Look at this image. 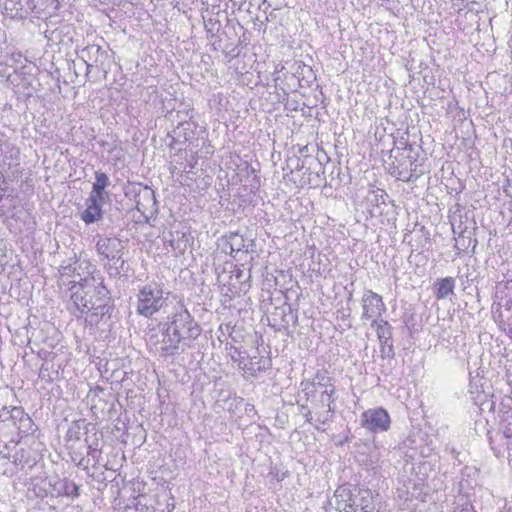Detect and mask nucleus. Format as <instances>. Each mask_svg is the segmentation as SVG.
I'll return each instance as SVG.
<instances>
[{
  "label": "nucleus",
  "mask_w": 512,
  "mask_h": 512,
  "mask_svg": "<svg viewBox=\"0 0 512 512\" xmlns=\"http://www.w3.org/2000/svg\"><path fill=\"white\" fill-rule=\"evenodd\" d=\"M159 327L162 338L155 345L156 351L163 358L179 355L192 348L202 332L199 323L183 305H179L169 314Z\"/></svg>",
  "instance_id": "1"
},
{
  "label": "nucleus",
  "mask_w": 512,
  "mask_h": 512,
  "mask_svg": "<svg viewBox=\"0 0 512 512\" xmlns=\"http://www.w3.org/2000/svg\"><path fill=\"white\" fill-rule=\"evenodd\" d=\"M69 309L77 317H83L87 323L97 325L110 313V297L107 288L95 278L84 279V282L73 284L69 288Z\"/></svg>",
  "instance_id": "2"
},
{
  "label": "nucleus",
  "mask_w": 512,
  "mask_h": 512,
  "mask_svg": "<svg viewBox=\"0 0 512 512\" xmlns=\"http://www.w3.org/2000/svg\"><path fill=\"white\" fill-rule=\"evenodd\" d=\"M306 401L313 403L315 421L326 424L335 412L336 388L326 371H318L312 379L300 383Z\"/></svg>",
  "instance_id": "3"
},
{
  "label": "nucleus",
  "mask_w": 512,
  "mask_h": 512,
  "mask_svg": "<svg viewBox=\"0 0 512 512\" xmlns=\"http://www.w3.org/2000/svg\"><path fill=\"white\" fill-rule=\"evenodd\" d=\"M35 424L31 417L24 411L22 407H13L11 409L4 408L0 412V440L6 442L14 441L16 438H25L35 443L33 433L35 432Z\"/></svg>",
  "instance_id": "4"
},
{
  "label": "nucleus",
  "mask_w": 512,
  "mask_h": 512,
  "mask_svg": "<svg viewBox=\"0 0 512 512\" xmlns=\"http://www.w3.org/2000/svg\"><path fill=\"white\" fill-rule=\"evenodd\" d=\"M170 291L164 284L150 281L139 287L136 294V313L146 318H152L168 305Z\"/></svg>",
  "instance_id": "5"
},
{
  "label": "nucleus",
  "mask_w": 512,
  "mask_h": 512,
  "mask_svg": "<svg viewBox=\"0 0 512 512\" xmlns=\"http://www.w3.org/2000/svg\"><path fill=\"white\" fill-rule=\"evenodd\" d=\"M126 196H132L136 209L148 221L157 214V201L155 192L148 186L140 183L130 184L125 192Z\"/></svg>",
  "instance_id": "6"
},
{
  "label": "nucleus",
  "mask_w": 512,
  "mask_h": 512,
  "mask_svg": "<svg viewBox=\"0 0 512 512\" xmlns=\"http://www.w3.org/2000/svg\"><path fill=\"white\" fill-rule=\"evenodd\" d=\"M93 266L88 261L75 259L72 263L62 264L59 268L60 285L78 284L84 279L94 278L92 276Z\"/></svg>",
  "instance_id": "7"
},
{
  "label": "nucleus",
  "mask_w": 512,
  "mask_h": 512,
  "mask_svg": "<svg viewBox=\"0 0 512 512\" xmlns=\"http://www.w3.org/2000/svg\"><path fill=\"white\" fill-rule=\"evenodd\" d=\"M391 419L384 408H374L364 411L361 415V425L367 430L377 433L387 431Z\"/></svg>",
  "instance_id": "8"
},
{
  "label": "nucleus",
  "mask_w": 512,
  "mask_h": 512,
  "mask_svg": "<svg viewBox=\"0 0 512 512\" xmlns=\"http://www.w3.org/2000/svg\"><path fill=\"white\" fill-rule=\"evenodd\" d=\"M362 320L380 319L382 314L386 312V306L382 296L372 290H365L362 296Z\"/></svg>",
  "instance_id": "9"
},
{
  "label": "nucleus",
  "mask_w": 512,
  "mask_h": 512,
  "mask_svg": "<svg viewBox=\"0 0 512 512\" xmlns=\"http://www.w3.org/2000/svg\"><path fill=\"white\" fill-rule=\"evenodd\" d=\"M47 28L44 31V37L50 46L64 44L67 45L73 40V27L61 22L58 26H54L51 20L46 23Z\"/></svg>",
  "instance_id": "10"
},
{
  "label": "nucleus",
  "mask_w": 512,
  "mask_h": 512,
  "mask_svg": "<svg viewBox=\"0 0 512 512\" xmlns=\"http://www.w3.org/2000/svg\"><path fill=\"white\" fill-rule=\"evenodd\" d=\"M28 15L34 13L38 18L50 20L59 9V0H27Z\"/></svg>",
  "instance_id": "11"
},
{
  "label": "nucleus",
  "mask_w": 512,
  "mask_h": 512,
  "mask_svg": "<svg viewBox=\"0 0 512 512\" xmlns=\"http://www.w3.org/2000/svg\"><path fill=\"white\" fill-rule=\"evenodd\" d=\"M492 316L499 328L512 339V303L492 305Z\"/></svg>",
  "instance_id": "12"
},
{
  "label": "nucleus",
  "mask_w": 512,
  "mask_h": 512,
  "mask_svg": "<svg viewBox=\"0 0 512 512\" xmlns=\"http://www.w3.org/2000/svg\"><path fill=\"white\" fill-rule=\"evenodd\" d=\"M378 496L377 493L375 494L370 489L357 488L354 492L355 504H353V508H356V512H358V510L360 512H375V499Z\"/></svg>",
  "instance_id": "13"
},
{
  "label": "nucleus",
  "mask_w": 512,
  "mask_h": 512,
  "mask_svg": "<svg viewBox=\"0 0 512 512\" xmlns=\"http://www.w3.org/2000/svg\"><path fill=\"white\" fill-rule=\"evenodd\" d=\"M104 56L105 52L96 44L88 45L78 52L79 59L86 64L87 73H90L93 67L102 63Z\"/></svg>",
  "instance_id": "14"
},
{
  "label": "nucleus",
  "mask_w": 512,
  "mask_h": 512,
  "mask_svg": "<svg viewBox=\"0 0 512 512\" xmlns=\"http://www.w3.org/2000/svg\"><path fill=\"white\" fill-rule=\"evenodd\" d=\"M27 0H4L2 13L11 19H25L28 16Z\"/></svg>",
  "instance_id": "15"
},
{
  "label": "nucleus",
  "mask_w": 512,
  "mask_h": 512,
  "mask_svg": "<svg viewBox=\"0 0 512 512\" xmlns=\"http://www.w3.org/2000/svg\"><path fill=\"white\" fill-rule=\"evenodd\" d=\"M334 497L339 512H356V508H353V504H355L354 492L348 486H339L335 490Z\"/></svg>",
  "instance_id": "16"
},
{
  "label": "nucleus",
  "mask_w": 512,
  "mask_h": 512,
  "mask_svg": "<svg viewBox=\"0 0 512 512\" xmlns=\"http://www.w3.org/2000/svg\"><path fill=\"white\" fill-rule=\"evenodd\" d=\"M98 253L104 256L107 260L117 253L123 251L124 246L117 238L101 237L96 243Z\"/></svg>",
  "instance_id": "17"
},
{
  "label": "nucleus",
  "mask_w": 512,
  "mask_h": 512,
  "mask_svg": "<svg viewBox=\"0 0 512 512\" xmlns=\"http://www.w3.org/2000/svg\"><path fill=\"white\" fill-rule=\"evenodd\" d=\"M495 300L493 305H501L502 303H512V274L511 278L499 281L495 287Z\"/></svg>",
  "instance_id": "18"
},
{
  "label": "nucleus",
  "mask_w": 512,
  "mask_h": 512,
  "mask_svg": "<svg viewBox=\"0 0 512 512\" xmlns=\"http://www.w3.org/2000/svg\"><path fill=\"white\" fill-rule=\"evenodd\" d=\"M109 185L110 180L108 176L104 172L96 171L95 182L93 183L92 192L89 197L104 201L105 198H108V193L105 191V189Z\"/></svg>",
  "instance_id": "19"
},
{
  "label": "nucleus",
  "mask_w": 512,
  "mask_h": 512,
  "mask_svg": "<svg viewBox=\"0 0 512 512\" xmlns=\"http://www.w3.org/2000/svg\"><path fill=\"white\" fill-rule=\"evenodd\" d=\"M101 202H102L101 200L91 198V197H89L87 199V201H86L87 208L85 209V211L82 213V216H81L82 220L86 224H91V223L97 222L102 218V210L100 207Z\"/></svg>",
  "instance_id": "20"
},
{
  "label": "nucleus",
  "mask_w": 512,
  "mask_h": 512,
  "mask_svg": "<svg viewBox=\"0 0 512 512\" xmlns=\"http://www.w3.org/2000/svg\"><path fill=\"white\" fill-rule=\"evenodd\" d=\"M410 168L403 167V164L395 165L393 162L390 166L389 170L391 174L395 175L399 180L405 181V182H412L415 181L418 177V175L414 174L416 164L412 161H409Z\"/></svg>",
  "instance_id": "21"
},
{
  "label": "nucleus",
  "mask_w": 512,
  "mask_h": 512,
  "mask_svg": "<svg viewBox=\"0 0 512 512\" xmlns=\"http://www.w3.org/2000/svg\"><path fill=\"white\" fill-rule=\"evenodd\" d=\"M123 251L108 259L106 270L111 277H119L127 272L126 261L122 258Z\"/></svg>",
  "instance_id": "22"
},
{
  "label": "nucleus",
  "mask_w": 512,
  "mask_h": 512,
  "mask_svg": "<svg viewBox=\"0 0 512 512\" xmlns=\"http://www.w3.org/2000/svg\"><path fill=\"white\" fill-rule=\"evenodd\" d=\"M388 198L387 193L380 188H376L373 190H370L366 196V203L368 205L373 206L372 209L369 210V213L371 216L378 214H381L382 211H375V208H378L380 204H385L386 199Z\"/></svg>",
  "instance_id": "23"
},
{
  "label": "nucleus",
  "mask_w": 512,
  "mask_h": 512,
  "mask_svg": "<svg viewBox=\"0 0 512 512\" xmlns=\"http://www.w3.org/2000/svg\"><path fill=\"white\" fill-rule=\"evenodd\" d=\"M245 239L242 235L237 232L230 233L225 237V252L232 255L234 252H240L244 250Z\"/></svg>",
  "instance_id": "24"
},
{
  "label": "nucleus",
  "mask_w": 512,
  "mask_h": 512,
  "mask_svg": "<svg viewBox=\"0 0 512 512\" xmlns=\"http://www.w3.org/2000/svg\"><path fill=\"white\" fill-rule=\"evenodd\" d=\"M165 240L175 251L182 253L186 250L188 240L183 232H170L168 237H165Z\"/></svg>",
  "instance_id": "25"
},
{
  "label": "nucleus",
  "mask_w": 512,
  "mask_h": 512,
  "mask_svg": "<svg viewBox=\"0 0 512 512\" xmlns=\"http://www.w3.org/2000/svg\"><path fill=\"white\" fill-rule=\"evenodd\" d=\"M435 296L437 299H444L453 293L455 287V280L452 277L439 279L435 285Z\"/></svg>",
  "instance_id": "26"
},
{
  "label": "nucleus",
  "mask_w": 512,
  "mask_h": 512,
  "mask_svg": "<svg viewBox=\"0 0 512 512\" xmlns=\"http://www.w3.org/2000/svg\"><path fill=\"white\" fill-rule=\"evenodd\" d=\"M56 489L58 495H64L72 498L79 496V486L66 479L58 481Z\"/></svg>",
  "instance_id": "27"
},
{
  "label": "nucleus",
  "mask_w": 512,
  "mask_h": 512,
  "mask_svg": "<svg viewBox=\"0 0 512 512\" xmlns=\"http://www.w3.org/2000/svg\"><path fill=\"white\" fill-rule=\"evenodd\" d=\"M372 327L376 328L378 339H390L392 338L391 326L383 319H374L372 321Z\"/></svg>",
  "instance_id": "28"
},
{
  "label": "nucleus",
  "mask_w": 512,
  "mask_h": 512,
  "mask_svg": "<svg viewBox=\"0 0 512 512\" xmlns=\"http://www.w3.org/2000/svg\"><path fill=\"white\" fill-rule=\"evenodd\" d=\"M53 373L57 374V371H54L53 364L49 361H44L40 367L39 378L47 383H51L54 380Z\"/></svg>",
  "instance_id": "29"
},
{
  "label": "nucleus",
  "mask_w": 512,
  "mask_h": 512,
  "mask_svg": "<svg viewBox=\"0 0 512 512\" xmlns=\"http://www.w3.org/2000/svg\"><path fill=\"white\" fill-rule=\"evenodd\" d=\"M382 349L381 352L387 356L393 355V344H392V338L390 339H379Z\"/></svg>",
  "instance_id": "30"
},
{
  "label": "nucleus",
  "mask_w": 512,
  "mask_h": 512,
  "mask_svg": "<svg viewBox=\"0 0 512 512\" xmlns=\"http://www.w3.org/2000/svg\"><path fill=\"white\" fill-rule=\"evenodd\" d=\"M79 430H80L79 425L77 423H73L67 431V434H66L67 439L68 440H79V438H80Z\"/></svg>",
  "instance_id": "31"
},
{
  "label": "nucleus",
  "mask_w": 512,
  "mask_h": 512,
  "mask_svg": "<svg viewBox=\"0 0 512 512\" xmlns=\"http://www.w3.org/2000/svg\"><path fill=\"white\" fill-rule=\"evenodd\" d=\"M235 327L231 324H225L220 326V331L223 335L228 334L233 341H235V337L233 336Z\"/></svg>",
  "instance_id": "32"
},
{
  "label": "nucleus",
  "mask_w": 512,
  "mask_h": 512,
  "mask_svg": "<svg viewBox=\"0 0 512 512\" xmlns=\"http://www.w3.org/2000/svg\"><path fill=\"white\" fill-rule=\"evenodd\" d=\"M88 455L93 458V460L95 461L94 464L99 462L98 457L100 455V451L97 448L89 446L88 447Z\"/></svg>",
  "instance_id": "33"
},
{
  "label": "nucleus",
  "mask_w": 512,
  "mask_h": 512,
  "mask_svg": "<svg viewBox=\"0 0 512 512\" xmlns=\"http://www.w3.org/2000/svg\"><path fill=\"white\" fill-rule=\"evenodd\" d=\"M244 252L246 253H254L256 251V243L255 240H250L248 243H245Z\"/></svg>",
  "instance_id": "34"
},
{
  "label": "nucleus",
  "mask_w": 512,
  "mask_h": 512,
  "mask_svg": "<svg viewBox=\"0 0 512 512\" xmlns=\"http://www.w3.org/2000/svg\"><path fill=\"white\" fill-rule=\"evenodd\" d=\"M502 437L506 439V445L512 444V427H507Z\"/></svg>",
  "instance_id": "35"
},
{
  "label": "nucleus",
  "mask_w": 512,
  "mask_h": 512,
  "mask_svg": "<svg viewBox=\"0 0 512 512\" xmlns=\"http://www.w3.org/2000/svg\"><path fill=\"white\" fill-rule=\"evenodd\" d=\"M301 408L304 411V417L306 418V421L309 423H312V420H313L312 411L308 408L307 405H302Z\"/></svg>",
  "instance_id": "36"
},
{
  "label": "nucleus",
  "mask_w": 512,
  "mask_h": 512,
  "mask_svg": "<svg viewBox=\"0 0 512 512\" xmlns=\"http://www.w3.org/2000/svg\"><path fill=\"white\" fill-rule=\"evenodd\" d=\"M103 392H104V388H102L100 386H96V387L90 389L88 396L93 395L94 397H98Z\"/></svg>",
  "instance_id": "37"
},
{
  "label": "nucleus",
  "mask_w": 512,
  "mask_h": 512,
  "mask_svg": "<svg viewBox=\"0 0 512 512\" xmlns=\"http://www.w3.org/2000/svg\"><path fill=\"white\" fill-rule=\"evenodd\" d=\"M88 464H89V460L85 461L84 458H81L79 460V462L77 463V466L78 467H83L84 469H86L88 467Z\"/></svg>",
  "instance_id": "38"
},
{
  "label": "nucleus",
  "mask_w": 512,
  "mask_h": 512,
  "mask_svg": "<svg viewBox=\"0 0 512 512\" xmlns=\"http://www.w3.org/2000/svg\"><path fill=\"white\" fill-rule=\"evenodd\" d=\"M231 348L234 350L233 354L231 355V358L236 361L237 360L236 357L237 356L240 357L241 353L238 351V349L236 347H231Z\"/></svg>",
  "instance_id": "39"
},
{
  "label": "nucleus",
  "mask_w": 512,
  "mask_h": 512,
  "mask_svg": "<svg viewBox=\"0 0 512 512\" xmlns=\"http://www.w3.org/2000/svg\"><path fill=\"white\" fill-rule=\"evenodd\" d=\"M214 26H215V24H212L211 27H208V25H205L207 32L211 33L212 36L214 35Z\"/></svg>",
  "instance_id": "40"
},
{
  "label": "nucleus",
  "mask_w": 512,
  "mask_h": 512,
  "mask_svg": "<svg viewBox=\"0 0 512 512\" xmlns=\"http://www.w3.org/2000/svg\"><path fill=\"white\" fill-rule=\"evenodd\" d=\"M0 182H2V183H4V182H5V181H4V179H3V175H2V173H1V172H0Z\"/></svg>",
  "instance_id": "41"
},
{
  "label": "nucleus",
  "mask_w": 512,
  "mask_h": 512,
  "mask_svg": "<svg viewBox=\"0 0 512 512\" xmlns=\"http://www.w3.org/2000/svg\"><path fill=\"white\" fill-rule=\"evenodd\" d=\"M256 182L257 183H256V185H254V188H258V186H259V181L257 180Z\"/></svg>",
  "instance_id": "42"
},
{
  "label": "nucleus",
  "mask_w": 512,
  "mask_h": 512,
  "mask_svg": "<svg viewBox=\"0 0 512 512\" xmlns=\"http://www.w3.org/2000/svg\"><path fill=\"white\" fill-rule=\"evenodd\" d=\"M237 278H240L241 277V272H238L237 275H236Z\"/></svg>",
  "instance_id": "43"
},
{
  "label": "nucleus",
  "mask_w": 512,
  "mask_h": 512,
  "mask_svg": "<svg viewBox=\"0 0 512 512\" xmlns=\"http://www.w3.org/2000/svg\"><path fill=\"white\" fill-rule=\"evenodd\" d=\"M78 459V456L72 457L73 461H76Z\"/></svg>",
  "instance_id": "44"
},
{
  "label": "nucleus",
  "mask_w": 512,
  "mask_h": 512,
  "mask_svg": "<svg viewBox=\"0 0 512 512\" xmlns=\"http://www.w3.org/2000/svg\"><path fill=\"white\" fill-rule=\"evenodd\" d=\"M78 459V456L72 457L73 461H76Z\"/></svg>",
  "instance_id": "45"
},
{
  "label": "nucleus",
  "mask_w": 512,
  "mask_h": 512,
  "mask_svg": "<svg viewBox=\"0 0 512 512\" xmlns=\"http://www.w3.org/2000/svg\"><path fill=\"white\" fill-rule=\"evenodd\" d=\"M490 445H493V442L490 440ZM493 450H495V448L493 446H491Z\"/></svg>",
  "instance_id": "46"
},
{
  "label": "nucleus",
  "mask_w": 512,
  "mask_h": 512,
  "mask_svg": "<svg viewBox=\"0 0 512 512\" xmlns=\"http://www.w3.org/2000/svg\"><path fill=\"white\" fill-rule=\"evenodd\" d=\"M502 512H512V510H510V509H507V510H505V511H502Z\"/></svg>",
  "instance_id": "47"
}]
</instances>
